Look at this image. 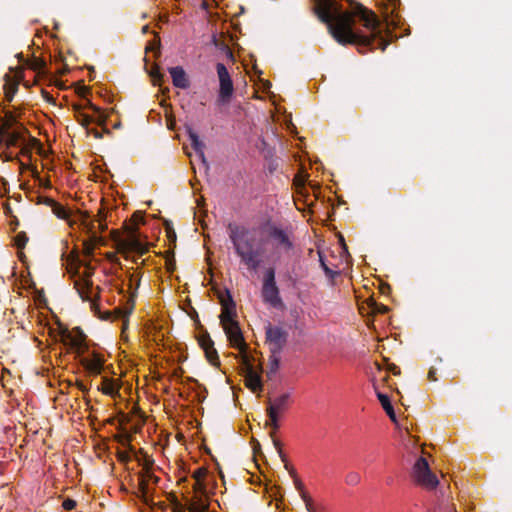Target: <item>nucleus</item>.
Wrapping results in <instances>:
<instances>
[{"mask_svg":"<svg viewBox=\"0 0 512 512\" xmlns=\"http://www.w3.org/2000/svg\"><path fill=\"white\" fill-rule=\"evenodd\" d=\"M313 12L327 24L332 37L341 45H356L358 51L366 49L384 51L389 41L382 35L381 22L374 12L358 4L353 12H342L336 0H313Z\"/></svg>","mask_w":512,"mask_h":512,"instance_id":"obj_1","label":"nucleus"},{"mask_svg":"<svg viewBox=\"0 0 512 512\" xmlns=\"http://www.w3.org/2000/svg\"><path fill=\"white\" fill-rule=\"evenodd\" d=\"M59 335L61 342L72 349L80 358V364L90 375L101 374L105 358L104 355L96 351H89L86 343V335L80 327H74L69 330L67 327L59 324Z\"/></svg>","mask_w":512,"mask_h":512,"instance_id":"obj_2","label":"nucleus"},{"mask_svg":"<svg viewBox=\"0 0 512 512\" xmlns=\"http://www.w3.org/2000/svg\"><path fill=\"white\" fill-rule=\"evenodd\" d=\"M229 238L236 255L249 271H257L262 264L263 249L257 243L255 235L245 226L232 225L229 227Z\"/></svg>","mask_w":512,"mask_h":512,"instance_id":"obj_3","label":"nucleus"},{"mask_svg":"<svg viewBox=\"0 0 512 512\" xmlns=\"http://www.w3.org/2000/svg\"><path fill=\"white\" fill-rule=\"evenodd\" d=\"M261 293L265 303L270 304L274 308L283 306L279 288L276 285L275 269L273 267H269L265 271Z\"/></svg>","mask_w":512,"mask_h":512,"instance_id":"obj_4","label":"nucleus"},{"mask_svg":"<svg viewBox=\"0 0 512 512\" xmlns=\"http://www.w3.org/2000/svg\"><path fill=\"white\" fill-rule=\"evenodd\" d=\"M126 233L125 238L117 240V246L121 253L135 252L142 256L148 252V246L139 239L137 227L126 225Z\"/></svg>","mask_w":512,"mask_h":512,"instance_id":"obj_5","label":"nucleus"},{"mask_svg":"<svg viewBox=\"0 0 512 512\" xmlns=\"http://www.w3.org/2000/svg\"><path fill=\"white\" fill-rule=\"evenodd\" d=\"M267 234L278 254L280 252L288 253L293 249L294 244L292 240V232L290 230L283 229L275 224H269L267 227Z\"/></svg>","mask_w":512,"mask_h":512,"instance_id":"obj_6","label":"nucleus"},{"mask_svg":"<svg viewBox=\"0 0 512 512\" xmlns=\"http://www.w3.org/2000/svg\"><path fill=\"white\" fill-rule=\"evenodd\" d=\"M412 475L414 480L426 489H434L439 483L436 475L431 471L428 461L424 457L417 459L413 466Z\"/></svg>","mask_w":512,"mask_h":512,"instance_id":"obj_7","label":"nucleus"},{"mask_svg":"<svg viewBox=\"0 0 512 512\" xmlns=\"http://www.w3.org/2000/svg\"><path fill=\"white\" fill-rule=\"evenodd\" d=\"M216 71L219 79V92L216 103L218 105L228 104L234 93L233 81L228 69L223 63H217Z\"/></svg>","mask_w":512,"mask_h":512,"instance_id":"obj_8","label":"nucleus"},{"mask_svg":"<svg viewBox=\"0 0 512 512\" xmlns=\"http://www.w3.org/2000/svg\"><path fill=\"white\" fill-rule=\"evenodd\" d=\"M265 335L271 354L279 355L288 342V331L283 327L269 324L265 328Z\"/></svg>","mask_w":512,"mask_h":512,"instance_id":"obj_9","label":"nucleus"},{"mask_svg":"<svg viewBox=\"0 0 512 512\" xmlns=\"http://www.w3.org/2000/svg\"><path fill=\"white\" fill-rule=\"evenodd\" d=\"M93 275V269L90 265H86V271L84 273V277L75 281L74 287L77 290V293L81 297L83 301H89L91 303V308L93 310L97 309V304L92 299V281L90 280Z\"/></svg>","mask_w":512,"mask_h":512,"instance_id":"obj_10","label":"nucleus"},{"mask_svg":"<svg viewBox=\"0 0 512 512\" xmlns=\"http://www.w3.org/2000/svg\"><path fill=\"white\" fill-rule=\"evenodd\" d=\"M242 370L245 376V385L254 393H260L263 390V384L260 375L254 370L250 363L248 355L242 356Z\"/></svg>","mask_w":512,"mask_h":512,"instance_id":"obj_11","label":"nucleus"},{"mask_svg":"<svg viewBox=\"0 0 512 512\" xmlns=\"http://www.w3.org/2000/svg\"><path fill=\"white\" fill-rule=\"evenodd\" d=\"M229 343L232 347L240 350L241 357L246 354L247 344L244 340L242 331L238 322H231L228 325L222 327Z\"/></svg>","mask_w":512,"mask_h":512,"instance_id":"obj_12","label":"nucleus"},{"mask_svg":"<svg viewBox=\"0 0 512 512\" xmlns=\"http://www.w3.org/2000/svg\"><path fill=\"white\" fill-rule=\"evenodd\" d=\"M26 133L29 132L23 125L9 131H6V128H0V145H4L6 148L18 147L25 141Z\"/></svg>","mask_w":512,"mask_h":512,"instance_id":"obj_13","label":"nucleus"},{"mask_svg":"<svg viewBox=\"0 0 512 512\" xmlns=\"http://www.w3.org/2000/svg\"><path fill=\"white\" fill-rule=\"evenodd\" d=\"M221 314L219 316L222 327L231 322H237L236 317V304L232 298L231 293L226 290V297H220Z\"/></svg>","mask_w":512,"mask_h":512,"instance_id":"obj_14","label":"nucleus"},{"mask_svg":"<svg viewBox=\"0 0 512 512\" xmlns=\"http://www.w3.org/2000/svg\"><path fill=\"white\" fill-rule=\"evenodd\" d=\"M198 343L200 347L204 350L207 360L212 365L218 366L220 364L218 352L215 349L214 342L207 331H204L203 333L200 334V336L198 337Z\"/></svg>","mask_w":512,"mask_h":512,"instance_id":"obj_15","label":"nucleus"},{"mask_svg":"<svg viewBox=\"0 0 512 512\" xmlns=\"http://www.w3.org/2000/svg\"><path fill=\"white\" fill-rule=\"evenodd\" d=\"M285 468L287 470H289V473L290 475L293 477L294 479V485H295V488L299 491L300 493V496L302 498V500L304 501L305 503V506H306V509L308 512H316L314 507H313V500L312 498L309 496V494L304 490V484L302 483V481L297 477V474H296V471L295 469L293 468H290L288 463L285 464Z\"/></svg>","mask_w":512,"mask_h":512,"instance_id":"obj_16","label":"nucleus"},{"mask_svg":"<svg viewBox=\"0 0 512 512\" xmlns=\"http://www.w3.org/2000/svg\"><path fill=\"white\" fill-rule=\"evenodd\" d=\"M290 398H291L290 393H284V394L276 397L274 400L269 399L266 412H273L274 414H278V415L280 413L285 412L289 407Z\"/></svg>","mask_w":512,"mask_h":512,"instance_id":"obj_17","label":"nucleus"},{"mask_svg":"<svg viewBox=\"0 0 512 512\" xmlns=\"http://www.w3.org/2000/svg\"><path fill=\"white\" fill-rule=\"evenodd\" d=\"M185 509L189 512H208V503L205 497L196 496L195 499L191 500L186 507L180 503H177L175 506V510L178 512H183Z\"/></svg>","mask_w":512,"mask_h":512,"instance_id":"obj_18","label":"nucleus"},{"mask_svg":"<svg viewBox=\"0 0 512 512\" xmlns=\"http://www.w3.org/2000/svg\"><path fill=\"white\" fill-rule=\"evenodd\" d=\"M169 73L172 78V83L175 87L180 89H187L189 87V79L187 77L185 70L182 67H171L169 68Z\"/></svg>","mask_w":512,"mask_h":512,"instance_id":"obj_19","label":"nucleus"},{"mask_svg":"<svg viewBox=\"0 0 512 512\" xmlns=\"http://www.w3.org/2000/svg\"><path fill=\"white\" fill-rule=\"evenodd\" d=\"M99 390H101L105 395L116 397L119 395L120 384L118 383V380L103 377L102 386Z\"/></svg>","mask_w":512,"mask_h":512,"instance_id":"obj_20","label":"nucleus"},{"mask_svg":"<svg viewBox=\"0 0 512 512\" xmlns=\"http://www.w3.org/2000/svg\"><path fill=\"white\" fill-rule=\"evenodd\" d=\"M187 132L192 148L204 160V143L200 140L198 134L192 128H188Z\"/></svg>","mask_w":512,"mask_h":512,"instance_id":"obj_21","label":"nucleus"},{"mask_svg":"<svg viewBox=\"0 0 512 512\" xmlns=\"http://www.w3.org/2000/svg\"><path fill=\"white\" fill-rule=\"evenodd\" d=\"M6 82L3 86L5 100L11 102L18 91V82L5 75Z\"/></svg>","mask_w":512,"mask_h":512,"instance_id":"obj_22","label":"nucleus"},{"mask_svg":"<svg viewBox=\"0 0 512 512\" xmlns=\"http://www.w3.org/2000/svg\"><path fill=\"white\" fill-rule=\"evenodd\" d=\"M74 110L76 111L77 115H76V118H77V121L83 126L85 127L87 130L89 129V125L93 122H97L99 125H103L105 120L104 119H98L97 121H95L91 116H89L88 114H85V113H82L80 111V106L79 105H76L74 106Z\"/></svg>","mask_w":512,"mask_h":512,"instance_id":"obj_23","label":"nucleus"},{"mask_svg":"<svg viewBox=\"0 0 512 512\" xmlns=\"http://www.w3.org/2000/svg\"><path fill=\"white\" fill-rule=\"evenodd\" d=\"M377 398L378 400L380 401L383 409L385 410V412L387 413V415L389 416V418L393 421V422H397L396 420V414H395V411H394V408L390 402V399L389 397L386 395V394H383L381 392H377Z\"/></svg>","mask_w":512,"mask_h":512,"instance_id":"obj_24","label":"nucleus"},{"mask_svg":"<svg viewBox=\"0 0 512 512\" xmlns=\"http://www.w3.org/2000/svg\"><path fill=\"white\" fill-rule=\"evenodd\" d=\"M26 65L29 69L37 72L38 75L46 74V62L43 59L34 56L27 61Z\"/></svg>","mask_w":512,"mask_h":512,"instance_id":"obj_25","label":"nucleus"},{"mask_svg":"<svg viewBox=\"0 0 512 512\" xmlns=\"http://www.w3.org/2000/svg\"><path fill=\"white\" fill-rule=\"evenodd\" d=\"M388 5L386 7L385 11V20L387 24H395V19L393 17L394 13L396 12L397 8L400 6V0H387Z\"/></svg>","mask_w":512,"mask_h":512,"instance_id":"obj_26","label":"nucleus"},{"mask_svg":"<svg viewBox=\"0 0 512 512\" xmlns=\"http://www.w3.org/2000/svg\"><path fill=\"white\" fill-rule=\"evenodd\" d=\"M14 125H16L17 128H19L20 124L17 122V117L14 115L13 112L7 111L5 113L4 123L0 126V128H6V131H9L12 129Z\"/></svg>","mask_w":512,"mask_h":512,"instance_id":"obj_27","label":"nucleus"},{"mask_svg":"<svg viewBox=\"0 0 512 512\" xmlns=\"http://www.w3.org/2000/svg\"><path fill=\"white\" fill-rule=\"evenodd\" d=\"M318 256H319L320 265H321L325 275L328 278H330L331 280H334L339 275V271L332 270L331 268L328 267V265L326 264V262L323 258L321 251H318Z\"/></svg>","mask_w":512,"mask_h":512,"instance_id":"obj_28","label":"nucleus"},{"mask_svg":"<svg viewBox=\"0 0 512 512\" xmlns=\"http://www.w3.org/2000/svg\"><path fill=\"white\" fill-rule=\"evenodd\" d=\"M139 491L141 493V498L143 499V501L146 504H149L151 499H150V496H149V488H148L147 480H146V478L144 476L140 477V480H139Z\"/></svg>","mask_w":512,"mask_h":512,"instance_id":"obj_29","label":"nucleus"},{"mask_svg":"<svg viewBox=\"0 0 512 512\" xmlns=\"http://www.w3.org/2000/svg\"><path fill=\"white\" fill-rule=\"evenodd\" d=\"M39 144V141L34 138V137H30V140H29V143L26 144L25 141L19 146L21 149H20V153L21 155L23 156H28V157H31V150L34 146L38 145Z\"/></svg>","mask_w":512,"mask_h":512,"instance_id":"obj_30","label":"nucleus"},{"mask_svg":"<svg viewBox=\"0 0 512 512\" xmlns=\"http://www.w3.org/2000/svg\"><path fill=\"white\" fill-rule=\"evenodd\" d=\"M269 420L265 423L266 427H271L274 434L279 429V415L274 414L273 412H267Z\"/></svg>","mask_w":512,"mask_h":512,"instance_id":"obj_31","label":"nucleus"},{"mask_svg":"<svg viewBox=\"0 0 512 512\" xmlns=\"http://www.w3.org/2000/svg\"><path fill=\"white\" fill-rule=\"evenodd\" d=\"M105 220H106V214H105L104 210L103 209H99L98 214H97V219L92 220L91 223H90V226H89V230L92 233V239L93 240L96 241L98 239V236H97L96 232L93 230L95 228L94 227V222H104Z\"/></svg>","mask_w":512,"mask_h":512,"instance_id":"obj_32","label":"nucleus"},{"mask_svg":"<svg viewBox=\"0 0 512 512\" xmlns=\"http://www.w3.org/2000/svg\"><path fill=\"white\" fill-rule=\"evenodd\" d=\"M28 241H29V238H28L27 234L25 232H23V231L19 232L14 237V245L18 249H24Z\"/></svg>","mask_w":512,"mask_h":512,"instance_id":"obj_33","label":"nucleus"},{"mask_svg":"<svg viewBox=\"0 0 512 512\" xmlns=\"http://www.w3.org/2000/svg\"><path fill=\"white\" fill-rule=\"evenodd\" d=\"M360 481H361V476L356 471H350L349 473H347V475L345 477V482L349 486H356L360 483Z\"/></svg>","mask_w":512,"mask_h":512,"instance_id":"obj_34","label":"nucleus"},{"mask_svg":"<svg viewBox=\"0 0 512 512\" xmlns=\"http://www.w3.org/2000/svg\"><path fill=\"white\" fill-rule=\"evenodd\" d=\"M53 213L59 218V219H67L69 217V213L65 209L64 206H62L60 203L56 202L55 205L52 207Z\"/></svg>","mask_w":512,"mask_h":512,"instance_id":"obj_35","label":"nucleus"},{"mask_svg":"<svg viewBox=\"0 0 512 512\" xmlns=\"http://www.w3.org/2000/svg\"><path fill=\"white\" fill-rule=\"evenodd\" d=\"M270 437L272 438L273 445H274V447L277 449V452H278V454H279V456H280L281 460H282L283 462H285V464H286V463H287V462H286V456H285V454H284V453H283V451H282V445H281V442H280L278 439H276V438H275V434H274L273 432H270Z\"/></svg>","mask_w":512,"mask_h":512,"instance_id":"obj_36","label":"nucleus"},{"mask_svg":"<svg viewBox=\"0 0 512 512\" xmlns=\"http://www.w3.org/2000/svg\"><path fill=\"white\" fill-rule=\"evenodd\" d=\"M279 364H280L279 355L271 354V357H270V371L267 373L268 376L271 373H275L277 371V369L279 368Z\"/></svg>","mask_w":512,"mask_h":512,"instance_id":"obj_37","label":"nucleus"},{"mask_svg":"<svg viewBox=\"0 0 512 512\" xmlns=\"http://www.w3.org/2000/svg\"><path fill=\"white\" fill-rule=\"evenodd\" d=\"M193 489L195 490L196 493L199 494V496L205 497L206 485L204 483V480H201L200 483L195 481Z\"/></svg>","mask_w":512,"mask_h":512,"instance_id":"obj_38","label":"nucleus"},{"mask_svg":"<svg viewBox=\"0 0 512 512\" xmlns=\"http://www.w3.org/2000/svg\"><path fill=\"white\" fill-rule=\"evenodd\" d=\"M207 476V470L203 467L201 468H198L194 473H193V478L195 479V481L199 482L201 480H204L205 477Z\"/></svg>","mask_w":512,"mask_h":512,"instance_id":"obj_39","label":"nucleus"},{"mask_svg":"<svg viewBox=\"0 0 512 512\" xmlns=\"http://www.w3.org/2000/svg\"><path fill=\"white\" fill-rule=\"evenodd\" d=\"M151 77L154 81V83H158L160 84L161 81L163 80L164 78V75L160 72L159 68L156 67L154 68L152 71H151Z\"/></svg>","mask_w":512,"mask_h":512,"instance_id":"obj_40","label":"nucleus"},{"mask_svg":"<svg viewBox=\"0 0 512 512\" xmlns=\"http://www.w3.org/2000/svg\"><path fill=\"white\" fill-rule=\"evenodd\" d=\"M375 313L385 314L389 311V308L384 304L374 303L372 307Z\"/></svg>","mask_w":512,"mask_h":512,"instance_id":"obj_41","label":"nucleus"},{"mask_svg":"<svg viewBox=\"0 0 512 512\" xmlns=\"http://www.w3.org/2000/svg\"><path fill=\"white\" fill-rule=\"evenodd\" d=\"M77 506V502L73 499H70V498H66L63 503H62V507L65 509V510H72L74 509L75 507Z\"/></svg>","mask_w":512,"mask_h":512,"instance_id":"obj_42","label":"nucleus"},{"mask_svg":"<svg viewBox=\"0 0 512 512\" xmlns=\"http://www.w3.org/2000/svg\"><path fill=\"white\" fill-rule=\"evenodd\" d=\"M166 266H167V270L170 272H173L175 270L176 264H175V259H174L173 255L166 259Z\"/></svg>","mask_w":512,"mask_h":512,"instance_id":"obj_43","label":"nucleus"},{"mask_svg":"<svg viewBox=\"0 0 512 512\" xmlns=\"http://www.w3.org/2000/svg\"><path fill=\"white\" fill-rule=\"evenodd\" d=\"M41 94L48 103L55 104V99L49 94V92L42 89Z\"/></svg>","mask_w":512,"mask_h":512,"instance_id":"obj_44","label":"nucleus"},{"mask_svg":"<svg viewBox=\"0 0 512 512\" xmlns=\"http://www.w3.org/2000/svg\"><path fill=\"white\" fill-rule=\"evenodd\" d=\"M132 220L134 222V225H137L138 223H143L144 222V218L143 216L140 214V212H135L133 215H132Z\"/></svg>","mask_w":512,"mask_h":512,"instance_id":"obj_45","label":"nucleus"},{"mask_svg":"<svg viewBox=\"0 0 512 512\" xmlns=\"http://www.w3.org/2000/svg\"><path fill=\"white\" fill-rule=\"evenodd\" d=\"M87 132L89 134H92L97 139H101L103 137V133L98 131L97 129H88Z\"/></svg>","mask_w":512,"mask_h":512,"instance_id":"obj_46","label":"nucleus"},{"mask_svg":"<svg viewBox=\"0 0 512 512\" xmlns=\"http://www.w3.org/2000/svg\"><path fill=\"white\" fill-rule=\"evenodd\" d=\"M428 379L430 381H437V377H436V369L431 367L429 369V372H428V375H427Z\"/></svg>","mask_w":512,"mask_h":512,"instance_id":"obj_47","label":"nucleus"},{"mask_svg":"<svg viewBox=\"0 0 512 512\" xmlns=\"http://www.w3.org/2000/svg\"><path fill=\"white\" fill-rule=\"evenodd\" d=\"M75 385L79 390H81L84 393H87L89 391L88 387L84 385L82 381L77 380Z\"/></svg>","mask_w":512,"mask_h":512,"instance_id":"obj_48","label":"nucleus"},{"mask_svg":"<svg viewBox=\"0 0 512 512\" xmlns=\"http://www.w3.org/2000/svg\"><path fill=\"white\" fill-rule=\"evenodd\" d=\"M10 225H11V230L16 231V229L19 225V220L17 219L16 216H13V219L11 220Z\"/></svg>","mask_w":512,"mask_h":512,"instance_id":"obj_49","label":"nucleus"},{"mask_svg":"<svg viewBox=\"0 0 512 512\" xmlns=\"http://www.w3.org/2000/svg\"><path fill=\"white\" fill-rule=\"evenodd\" d=\"M42 202H43L44 204H46L47 206H50V207H52V206H53V205H55V203H56V201H55L54 199L49 198V197H44V198H43V200H42Z\"/></svg>","mask_w":512,"mask_h":512,"instance_id":"obj_50","label":"nucleus"},{"mask_svg":"<svg viewBox=\"0 0 512 512\" xmlns=\"http://www.w3.org/2000/svg\"><path fill=\"white\" fill-rule=\"evenodd\" d=\"M94 247L91 244H85V253L87 255H91L93 253Z\"/></svg>","mask_w":512,"mask_h":512,"instance_id":"obj_51","label":"nucleus"},{"mask_svg":"<svg viewBox=\"0 0 512 512\" xmlns=\"http://www.w3.org/2000/svg\"><path fill=\"white\" fill-rule=\"evenodd\" d=\"M99 223V229L101 232L105 231L107 229V225L104 222H98Z\"/></svg>","mask_w":512,"mask_h":512,"instance_id":"obj_52","label":"nucleus"},{"mask_svg":"<svg viewBox=\"0 0 512 512\" xmlns=\"http://www.w3.org/2000/svg\"><path fill=\"white\" fill-rule=\"evenodd\" d=\"M390 290V286L388 284H385L381 287V292L384 294L386 291Z\"/></svg>","mask_w":512,"mask_h":512,"instance_id":"obj_53","label":"nucleus"},{"mask_svg":"<svg viewBox=\"0 0 512 512\" xmlns=\"http://www.w3.org/2000/svg\"><path fill=\"white\" fill-rule=\"evenodd\" d=\"M391 370H392V372H393V374H394V375H398V374L400 373L399 368H398V367H396V366H394Z\"/></svg>","mask_w":512,"mask_h":512,"instance_id":"obj_54","label":"nucleus"},{"mask_svg":"<svg viewBox=\"0 0 512 512\" xmlns=\"http://www.w3.org/2000/svg\"><path fill=\"white\" fill-rule=\"evenodd\" d=\"M148 477H149L150 479H153V481H154L155 483H157V482H158V480H159V478H158V477H156V476H154V475H148Z\"/></svg>","mask_w":512,"mask_h":512,"instance_id":"obj_55","label":"nucleus"},{"mask_svg":"<svg viewBox=\"0 0 512 512\" xmlns=\"http://www.w3.org/2000/svg\"><path fill=\"white\" fill-rule=\"evenodd\" d=\"M90 108L93 109L94 111L96 112H99V108H97L96 106H94L92 103L89 104Z\"/></svg>","mask_w":512,"mask_h":512,"instance_id":"obj_56","label":"nucleus"},{"mask_svg":"<svg viewBox=\"0 0 512 512\" xmlns=\"http://www.w3.org/2000/svg\"><path fill=\"white\" fill-rule=\"evenodd\" d=\"M140 285V278L137 279V282H136V289L139 287Z\"/></svg>","mask_w":512,"mask_h":512,"instance_id":"obj_57","label":"nucleus"},{"mask_svg":"<svg viewBox=\"0 0 512 512\" xmlns=\"http://www.w3.org/2000/svg\"><path fill=\"white\" fill-rule=\"evenodd\" d=\"M20 165H21L23 168H26V166L23 164V162H20Z\"/></svg>","mask_w":512,"mask_h":512,"instance_id":"obj_58","label":"nucleus"},{"mask_svg":"<svg viewBox=\"0 0 512 512\" xmlns=\"http://www.w3.org/2000/svg\"><path fill=\"white\" fill-rule=\"evenodd\" d=\"M133 280V274L130 275V282Z\"/></svg>","mask_w":512,"mask_h":512,"instance_id":"obj_59","label":"nucleus"},{"mask_svg":"<svg viewBox=\"0 0 512 512\" xmlns=\"http://www.w3.org/2000/svg\"><path fill=\"white\" fill-rule=\"evenodd\" d=\"M104 132L110 133V131L108 129H106V128L104 129Z\"/></svg>","mask_w":512,"mask_h":512,"instance_id":"obj_60","label":"nucleus"}]
</instances>
